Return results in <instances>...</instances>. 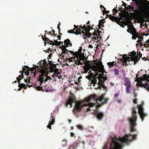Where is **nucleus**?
<instances>
[{
	"label": "nucleus",
	"mask_w": 149,
	"mask_h": 149,
	"mask_svg": "<svg viewBox=\"0 0 149 149\" xmlns=\"http://www.w3.org/2000/svg\"><path fill=\"white\" fill-rule=\"evenodd\" d=\"M134 56L135 59L136 60V62L138 61L139 59H138V55H135V56Z\"/></svg>",
	"instance_id": "nucleus-50"
},
{
	"label": "nucleus",
	"mask_w": 149,
	"mask_h": 149,
	"mask_svg": "<svg viewBox=\"0 0 149 149\" xmlns=\"http://www.w3.org/2000/svg\"><path fill=\"white\" fill-rule=\"evenodd\" d=\"M133 1L137 2L142 5H144V7L147 8L148 6L146 4V2L148 0H132Z\"/></svg>",
	"instance_id": "nucleus-17"
},
{
	"label": "nucleus",
	"mask_w": 149,
	"mask_h": 149,
	"mask_svg": "<svg viewBox=\"0 0 149 149\" xmlns=\"http://www.w3.org/2000/svg\"><path fill=\"white\" fill-rule=\"evenodd\" d=\"M67 144V141L66 140H63L62 143V144L63 146H64L66 145Z\"/></svg>",
	"instance_id": "nucleus-48"
},
{
	"label": "nucleus",
	"mask_w": 149,
	"mask_h": 149,
	"mask_svg": "<svg viewBox=\"0 0 149 149\" xmlns=\"http://www.w3.org/2000/svg\"><path fill=\"white\" fill-rule=\"evenodd\" d=\"M77 127L79 130H82L83 128L82 126L80 125H78L77 126Z\"/></svg>",
	"instance_id": "nucleus-46"
},
{
	"label": "nucleus",
	"mask_w": 149,
	"mask_h": 149,
	"mask_svg": "<svg viewBox=\"0 0 149 149\" xmlns=\"http://www.w3.org/2000/svg\"><path fill=\"white\" fill-rule=\"evenodd\" d=\"M141 40H140L139 39L137 40V43L140 45L141 46L143 45V44H140V43H141Z\"/></svg>",
	"instance_id": "nucleus-56"
},
{
	"label": "nucleus",
	"mask_w": 149,
	"mask_h": 149,
	"mask_svg": "<svg viewBox=\"0 0 149 149\" xmlns=\"http://www.w3.org/2000/svg\"><path fill=\"white\" fill-rule=\"evenodd\" d=\"M123 65L124 66L125 65V66H126L128 65V64H127V61H123Z\"/></svg>",
	"instance_id": "nucleus-58"
},
{
	"label": "nucleus",
	"mask_w": 149,
	"mask_h": 149,
	"mask_svg": "<svg viewBox=\"0 0 149 149\" xmlns=\"http://www.w3.org/2000/svg\"><path fill=\"white\" fill-rule=\"evenodd\" d=\"M133 36L132 37V38L133 39H136V38L138 37V33H135L132 34Z\"/></svg>",
	"instance_id": "nucleus-34"
},
{
	"label": "nucleus",
	"mask_w": 149,
	"mask_h": 149,
	"mask_svg": "<svg viewBox=\"0 0 149 149\" xmlns=\"http://www.w3.org/2000/svg\"><path fill=\"white\" fill-rule=\"evenodd\" d=\"M144 104L143 101L141 102V104L138 105L137 107L138 108V113L139 114L142 121H143L144 119V117L147 116L146 114L143 112V109L142 107Z\"/></svg>",
	"instance_id": "nucleus-10"
},
{
	"label": "nucleus",
	"mask_w": 149,
	"mask_h": 149,
	"mask_svg": "<svg viewBox=\"0 0 149 149\" xmlns=\"http://www.w3.org/2000/svg\"><path fill=\"white\" fill-rule=\"evenodd\" d=\"M127 55L125 54L123 55V59H120V60L121 61H127Z\"/></svg>",
	"instance_id": "nucleus-32"
},
{
	"label": "nucleus",
	"mask_w": 149,
	"mask_h": 149,
	"mask_svg": "<svg viewBox=\"0 0 149 149\" xmlns=\"http://www.w3.org/2000/svg\"><path fill=\"white\" fill-rule=\"evenodd\" d=\"M70 136L72 137H75V135H74V134L72 132H71L70 133Z\"/></svg>",
	"instance_id": "nucleus-62"
},
{
	"label": "nucleus",
	"mask_w": 149,
	"mask_h": 149,
	"mask_svg": "<svg viewBox=\"0 0 149 149\" xmlns=\"http://www.w3.org/2000/svg\"><path fill=\"white\" fill-rule=\"evenodd\" d=\"M54 40V44L53 45H56L57 46H59V44H58V41L56 40Z\"/></svg>",
	"instance_id": "nucleus-42"
},
{
	"label": "nucleus",
	"mask_w": 149,
	"mask_h": 149,
	"mask_svg": "<svg viewBox=\"0 0 149 149\" xmlns=\"http://www.w3.org/2000/svg\"><path fill=\"white\" fill-rule=\"evenodd\" d=\"M38 83H37V84L36 85V84H35V86H36V89L37 90H38V91H40L42 90V91H44L42 89V87L40 86L39 85V86H36V85H37V84ZM35 84H36V83ZM39 85H40V84H39Z\"/></svg>",
	"instance_id": "nucleus-31"
},
{
	"label": "nucleus",
	"mask_w": 149,
	"mask_h": 149,
	"mask_svg": "<svg viewBox=\"0 0 149 149\" xmlns=\"http://www.w3.org/2000/svg\"><path fill=\"white\" fill-rule=\"evenodd\" d=\"M104 95L102 94L100 97L99 98H97V96L95 94H93L90 95L88 97L86 98L84 100L86 102H88L91 100H93L95 101L96 102V104L97 105L96 106V109H98V108L101 107L103 104H102V103L100 104H98V102L101 103L103 100L104 99Z\"/></svg>",
	"instance_id": "nucleus-9"
},
{
	"label": "nucleus",
	"mask_w": 149,
	"mask_h": 149,
	"mask_svg": "<svg viewBox=\"0 0 149 149\" xmlns=\"http://www.w3.org/2000/svg\"><path fill=\"white\" fill-rule=\"evenodd\" d=\"M137 117L136 111L134 108L132 110V116L128 118V120L130 124V131L131 132L136 131V130L134 127L136 125V122L137 121Z\"/></svg>",
	"instance_id": "nucleus-8"
},
{
	"label": "nucleus",
	"mask_w": 149,
	"mask_h": 149,
	"mask_svg": "<svg viewBox=\"0 0 149 149\" xmlns=\"http://www.w3.org/2000/svg\"><path fill=\"white\" fill-rule=\"evenodd\" d=\"M131 61H136L134 56H131Z\"/></svg>",
	"instance_id": "nucleus-60"
},
{
	"label": "nucleus",
	"mask_w": 149,
	"mask_h": 149,
	"mask_svg": "<svg viewBox=\"0 0 149 149\" xmlns=\"http://www.w3.org/2000/svg\"><path fill=\"white\" fill-rule=\"evenodd\" d=\"M108 17L111 21L117 22L118 20V17H116L115 16H113L111 15H107Z\"/></svg>",
	"instance_id": "nucleus-18"
},
{
	"label": "nucleus",
	"mask_w": 149,
	"mask_h": 149,
	"mask_svg": "<svg viewBox=\"0 0 149 149\" xmlns=\"http://www.w3.org/2000/svg\"><path fill=\"white\" fill-rule=\"evenodd\" d=\"M114 72L115 74H118L119 72L118 70L116 69H115L114 70Z\"/></svg>",
	"instance_id": "nucleus-52"
},
{
	"label": "nucleus",
	"mask_w": 149,
	"mask_h": 149,
	"mask_svg": "<svg viewBox=\"0 0 149 149\" xmlns=\"http://www.w3.org/2000/svg\"><path fill=\"white\" fill-rule=\"evenodd\" d=\"M51 125H50V123L47 126V127L49 128L50 130H51Z\"/></svg>",
	"instance_id": "nucleus-64"
},
{
	"label": "nucleus",
	"mask_w": 149,
	"mask_h": 149,
	"mask_svg": "<svg viewBox=\"0 0 149 149\" xmlns=\"http://www.w3.org/2000/svg\"><path fill=\"white\" fill-rule=\"evenodd\" d=\"M100 7L101 9L102 10V12H103V13L104 14V10H106V8L102 5L100 6Z\"/></svg>",
	"instance_id": "nucleus-40"
},
{
	"label": "nucleus",
	"mask_w": 149,
	"mask_h": 149,
	"mask_svg": "<svg viewBox=\"0 0 149 149\" xmlns=\"http://www.w3.org/2000/svg\"><path fill=\"white\" fill-rule=\"evenodd\" d=\"M146 73V71L143 70H141L139 72L138 74H147Z\"/></svg>",
	"instance_id": "nucleus-33"
},
{
	"label": "nucleus",
	"mask_w": 149,
	"mask_h": 149,
	"mask_svg": "<svg viewBox=\"0 0 149 149\" xmlns=\"http://www.w3.org/2000/svg\"><path fill=\"white\" fill-rule=\"evenodd\" d=\"M66 59H68L70 62H72L74 60V58L73 57L69 58H66Z\"/></svg>",
	"instance_id": "nucleus-41"
},
{
	"label": "nucleus",
	"mask_w": 149,
	"mask_h": 149,
	"mask_svg": "<svg viewBox=\"0 0 149 149\" xmlns=\"http://www.w3.org/2000/svg\"><path fill=\"white\" fill-rule=\"evenodd\" d=\"M104 19H102L99 21V24L98 25V29H100L102 26L104 27V25H103V24H104Z\"/></svg>",
	"instance_id": "nucleus-23"
},
{
	"label": "nucleus",
	"mask_w": 149,
	"mask_h": 149,
	"mask_svg": "<svg viewBox=\"0 0 149 149\" xmlns=\"http://www.w3.org/2000/svg\"><path fill=\"white\" fill-rule=\"evenodd\" d=\"M109 100V99L108 98H106V99H104V101L103 102H102V104H106L108 101Z\"/></svg>",
	"instance_id": "nucleus-47"
},
{
	"label": "nucleus",
	"mask_w": 149,
	"mask_h": 149,
	"mask_svg": "<svg viewBox=\"0 0 149 149\" xmlns=\"http://www.w3.org/2000/svg\"><path fill=\"white\" fill-rule=\"evenodd\" d=\"M52 77L53 78H57L58 79H61V80H63V78H62L61 75L59 76V75H52Z\"/></svg>",
	"instance_id": "nucleus-29"
},
{
	"label": "nucleus",
	"mask_w": 149,
	"mask_h": 149,
	"mask_svg": "<svg viewBox=\"0 0 149 149\" xmlns=\"http://www.w3.org/2000/svg\"><path fill=\"white\" fill-rule=\"evenodd\" d=\"M82 33L83 34V35H84L85 36H87L88 37H90V36L92 35V33L89 32V31L88 32V31H86L85 32L83 31H82Z\"/></svg>",
	"instance_id": "nucleus-26"
},
{
	"label": "nucleus",
	"mask_w": 149,
	"mask_h": 149,
	"mask_svg": "<svg viewBox=\"0 0 149 149\" xmlns=\"http://www.w3.org/2000/svg\"><path fill=\"white\" fill-rule=\"evenodd\" d=\"M52 62V61H49V63L51 66L49 68V70H48L47 69V72L45 74H48V72H49L50 73L53 72L54 70H55L56 68L57 64H53V63H55L54 62ZM57 65H58L57 64Z\"/></svg>",
	"instance_id": "nucleus-13"
},
{
	"label": "nucleus",
	"mask_w": 149,
	"mask_h": 149,
	"mask_svg": "<svg viewBox=\"0 0 149 149\" xmlns=\"http://www.w3.org/2000/svg\"><path fill=\"white\" fill-rule=\"evenodd\" d=\"M100 33H101V32L99 30H95L94 31V32L93 33V36H99Z\"/></svg>",
	"instance_id": "nucleus-27"
},
{
	"label": "nucleus",
	"mask_w": 149,
	"mask_h": 149,
	"mask_svg": "<svg viewBox=\"0 0 149 149\" xmlns=\"http://www.w3.org/2000/svg\"><path fill=\"white\" fill-rule=\"evenodd\" d=\"M103 76V75H88L86 76V78H88L92 83L94 84H96L98 79V85L101 87L105 88L104 83L107 79V77Z\"/></svg>",
	"instance_id": "nucleus-5"
},
{
	"label": "nucleus",
	"mask_w": 149,
	"mask_h": 149,
	"mask_svg": "<svg viewBox=\"0 0 149 149\" xmlns=\"http://www.w3.org/2000/svg\"><path fill=\"white\" fill-rule=\"evenodd\" d=\"M136 137V134L132 135L130 134H126L120 139L115 136L112 138L110 144V148L111 149H122L123 143H127L128 141H131L133 139H135Z\"/></svg>",
	"instance_id": "nucleus-1"
},
{
	"label": "nucleus",
	"mask_w": 149,
	"mask_h": 149,
	"mask_svg": "<svg viewBox=\"0 0 149 149\" xmlns=\"http://www.w3.org/2000/svg\"><path fill=\"white\" fill-rule=\"evenodd\" d=\"M146 42H147L148 43H149V41L148 40H147V41L144 44V46L145 47H146L148 46V44L147 43L146 44Z\"/></svg>",
	"instance_id": "nucleus-59"
},
{
	"label": "nucleus",
	"mask_w": 149,
	"mask_h": 149,
	"mask_svg": "<svg viewBox=\"0 0 149 149\" xmlns=\"http://www.w3.org/2000/svg\"><path fill=\"white\" fill-rule=\"evenodd\" d=\"M94 114L95 116L97 119L99 120H101L104 116V113L98 110L94 111Z\"/></svg>",
	"instance_id": "nucleus-14"
},
{
	"label": "nucleus",
	"mask_w": 149,
	"mask_h": 149,
	"mask_svg": "<svg viewBox=\"0 0 149 149\" xmlns=\"http://www.w3.org/2000/svg\"><path fill=\"white\" fill-rule=\"evenodd\" d=\"M44 37H43V36H42V38L43 41H46L47 43L48 44L52 45H53L54 44V42L53 41L50 40L49 38L46 37L45 34H44Z\"/></svg>",
	"instance_id": "nucleus-16"
},
{
	"label": "nucleus",
	"mask_w": 149,
	"mask_h": 149,
	"mask_svg": "<svg viewBox=\"0 0 149 149\" xmlns=\"http://www.w3.org/2000/svg\"><path fill=\"white\" fill-rule=\"evenodd\" d=\"M126 10L131 13H129V14L131 15V14L132 13V12L134 11V7L130 5H129L127 7H126Z\"/></svg>",
	"instance_id": "nucleus-20"
},
{
	"label": "nucleus",
	"mask_w": 149,
	"mask_h": 149,
	"mask_svg": "<svg viewBox=\"0 0 149 149\" xmlns=\"http://www.w3.org/2000/svg\"><path fill=\"white\" fill-rule=\"evenodd\" d=\"M134 4L137 6L136 8L134 10V12L132 13L131 15L136 16H139L141 17H144L146 13V10L147 9L144 7V5H142L136 1H134Z\"/></svg>",
	"instance_id": "nucleus-6"
},
{
	"label": "nucleus",
	"mask_w": 149,
	"mask_h": 149,
	"mask_svg": "<svg viewBox=\"0 0 149 149\" xmlns=\"http://www.w3.org/2000/svg\"><path fill=\"white\" fill-rule=\"evenodd\" d=\"M137 38L139 39H140L141 40H143V38L140 35H139V33H138V36L137 37Z\"/></svg>",
	"instance_id": "nucleus-49"
},
{
	"label": "nucleus",
	"mask_w": 149,
	"mask_h": 149,
	"mask_svg": "<svg viewBox=\"0 0 149 149\" xmlns=\"http://www.w3.org/2000/svg\"><path fill=\"white\" fill-rule=\"evenodd\" d=\"M18 86L20 88H24L25 89H26L27 88V86L26 85L24 84L23 83L19 84L18 85Z\"/></svg>",
	"instance_id": "nucleus-28"
},
{
	"label": "nucleus",
	"mask_w": 149,
	"mask_h": 149,
	"mask_svg": "<svg viewBox=\"0 0 149 149\" xmlns=\"http://www.w3.org/2000/svg\"><path fill=\"white\" fill-rule=\"evenodd\" d=\"M136 76L137 84L140 86L144 87L149 91V84L147 82L149 80V75H142L141 77H139V75H136Z\"/></svg>",
	"instance_id": "nucleus-7"
},
{
	"label": "nucleus",
	"mask_w": 149,
	"mask_h": 149,
	"mask_svg": "<svg viewBox=\"0 0 149 149\" xmlns=\"http://www.w3.org/2000/svg\"><path fill=\"white\" fill-rule=\"evenodd\" d=\"M130 87H126V91L127 93H130Z\"/></svg>",
	"instance_id": "nucleus-43"
},
{
	"label": "nucleus",
	"mask_w": 149,
	"mask_h": 149,
	"mask_svg": "<svg viewBox=\"0 0 149 149\" xmlns=\"http://www.w3.org/2000/svg\"><path fill=\"white\" fill-rule=\"evenodd\" d=\"M66 46V45H62L61 46H60V48H61L62 50V49H64L65 48H66L67 47Z\"/></svg>",
	"instance_id": "nucleus-53"
},
{
	"label": "nucleus",
	"mask_w": 149,
	"mask_h": 149,
	"mask_svg": "<svg viewBox=\"0 0 149 149\" xmlns=\"http://www.w3.org/2000/svg\"><path fill=\"white\" fill-rule=\"evenodd\" d=\"M133 63H134V62L133 61H129L128 62V63L129 65H132Z\"/></svg>",
	"instance_id": "nucleus-61"
},
{
	"label": "nucleus",
	"mask_w": 149,
	"mask_h": 149,
	"mask_svg": "<svg viewBox=\"0 0 149 149\" xmlns=\"http://www.w3.org/2000/svg\"><path fill=\"white\" fill-rule=\"evenodd\" d=\"M43 62H43L42 60L40 61L39 63V65H40V66H38V65H37V66L39 67V68L40 69V70H45L46 72H45L43 74H45L47 72V68H44L43 67H42V66H43L44 65V63H43Z\"/></svg>",
	"instance_id": "nucleus-19"
},
{
	"label": "nucleus",
	"mask_w": 149,
	"mask_h": 149,
	"mask_svg": "<svg viewBox=\"0 0 149 149\" xmlns=\"http://www.w3.org/2000/svg\"><path fill=\"white\" fill-rule=\"evenodd\" d=\"M51 118H52V120L51 122L49 121V123H50V125H53V124H54L55 123V118H53V115H52L51 116Z\"/></svg>",
	"instance_id": "nucleus-36"
},
{
	"label": "nucleus",
	"mask_w": 149,
	"mask_h": 149,
	"mask_svg": "<svg viewBox=\"0 0 149 149\" xmlns=\"http://www.w3.org/2000/svg\"><path fill=\"white\" fill-rule=\"evenodd\" d=\"M73 102H76L75 105L74 107V109L73 111L75 113H77L78 111H79L83 107L86 106H89L91 107H94L96 104L93 103H89L88 104H84L83 105L81 104V102L79 101L77 102L76 99L74 95H71L69 97V99L67 100L65 104V106L68 107V105H70V107H72V103Z\"/></svg>",
	"instance_id": "nucleus-2"
},
{
	"label": "nucleus",
	"mask_w": 149,
	"mask_h": 149,
	"mask_svg": "<svg viewBox=\"0 0 149 149\" xmlns=\"http://www.w3.org/2000/svg\"><path fill=\"white\" fill-rule=\"evenodd\" d=\"M107 65H109V67L111 68V67L113 66L114 65L115 66H116V61H114L112 62H109L107 63Z\"/></svg>",
	"instance_id": "nucleus-24"
},
{
	"label": "nucleus",
	"mask_w": 149,
	"mask_h": 149,
	"mask_svg": "<svg viewBox=\"0 0 149 149\" xmlns=\"http://www.w3.org/2000/svg\"><path fill=\"white\" fill-rule=\"evenodd\" d=\"M136 54V52H131L130 54L129 55V56H135Z\"/></svg>",
	"instance_id": "nucleus-39"
},
{
	"label": "nucleus",
	"mask_w": 149,
	"mask_h": 149,
	"mask_svg": "<svg viewBox=\"0 0 149 149\" xmlns=\"http://www.w3.org/2000/svg\"><path fill=\"white\" fill-rule=\"evenodd\" d=\"M78 64V65H83V63H81L80 60H77Z\"/></svg>",
	"instance_id": "nucleus-51"
},
{
	"label": "nucleus",
	"mask_w": 149,
	"mask_h": 149,
	"mask_svg": "<svg viewBox=\"0 0 149 149\" xmlns=\"http://www.w3.org/2000/svg\"><path fill=\"white\" fill-rule=\"evenodd\" d=\"M84 73H86L88 70L89 74H104L105 72L103 65L101 66L93 65L92 66H84L83 68Z\"/></svg>",
	"instance_id": "nucleus-3"
},
{
	"label": "nucleus",
	"mask_w": 149,
	"mask_h": 149,
	"mask_svg": "<svg viewBox=\"0 0 149 149\" xmlns=\"http://www.w3.org/2000/svg\"><path fill=\"white\" fill-rule=\"evenodd\" d=\"M52 50L50 48H48L47 50H45V52L46 53H47V52L49 53V52H52Z\"/></svg>",
	"instance_id": "nucleus-54"
},
{
	"label": "nucleus",
	"mask_w": 149,
	"mask_h": 149,
	"mask_svg": "<svg viewBox=\"0 0 149 149\" xmlns=\"http://www.w3.org/2000/svg\"><path fill=\"white\" fill-rule=\"evenodd\" d=\"M78 26H79V29H81V33H82V30L81 31V29H84V28H83V26H81V25H79Z\"/></svg>",
	"instance_id": "nucleus-55"
},
{
	"label": "nucleus",
	"mask_w": 149,
	"mask_h": 149,
	"mask_svg": "<svg viewBox=\"0 0 149 149\" xmlns=\"http://www.w3.org/2000/svg\"><path fill=\"white\" fill-rule=\"evenodd\" d=\"M64 42L67 47H68V45H70V46H72V42H71L70 40L69 39H67L65 40H64Z\"/></svg>",
	"instance_id": "nucleus-21"
},
{
	"label": "nucleus",
	"mask_w": 149,
	"mask_h": 149,
	"mask_svg": "<svg viewBox=\"0 0 149 149\" xmlns=\"http://www.w3.org/2000/svg\"><path fill=\"white\" fill-rule=\"evenodd\" d=\"M23 77V75H19V76L16 78L17 81L19 83V82H21L20 80L22 79Z\"/></svg>",
	"instance_id": "nucleus-35"
},
{
	"label": "nucleus",
	"mask_w": 149,
	"mask_h": 149,
	"mask_svg": "<svg viewBox=\"0 0 149 149\" xmlns=\"http://www.w3.org/2000/svg\"><path fill=\"white\" fill-rule=\"evenodd\" d=\"M33 67L30 68L27 65H24V67L22 68V71L21 70L19 71L20 73H22L21 74H23L24 72L25 74H29V73L36 74L40 73L41 74H43L45 72V70H40L39 67L36 65H33Z\"/></svg>",
	"instance_id": "nucleus-4"
},
{
	"label": "nucleus",
	"mask_w": 149,
	"mask_h": 149,
	"mask_svg": "<svg viewBox=\"0 0 149 149\" xmlns=\"http://www.w3.org/2000/svg\"><path fill=\"white\" fill-rule=\"evenodd\" d=\"M112 11L114 15H115V13L118 12V10L116 9V8H114L113 9Z\"/></svg>",
	"instance_id": "nucleus-45"
},
{
	"label": "nucleus",
	"mask_w": 149,
	"mask_h": 149,
	"mask_svg": "<svg viewBox=\"0 0 149 149\" xmlns=\"http://www.w3.org/2000/svg\"><path fill=\"white\" fill-rule=\"evenodd\" d=\"M53 72L54 73L53 74H58L61 71V70L58 69L56 68L55 70H54Z\"/></svg>",
	"instance_id": "nucleus-30"
},
{
	"label": "nucleus",
	"mask_w": 149,
	"mask_h": 149,
	"mask_svg": "<svg viewBox=\"0 0 149 149\" xmlns=\"http://www.w3.org/2000/svg\"><path fill=\"white\" fill-rule=\"evenodd\" d=\"M137 99H136L134 100L133 101V102L134 104H137Z\"/></svg>",
	"instance_id": "nucleus-63"
},
{
	"label": "nucleus",
	"mask_w": 149,
	"mask_h": 149,
	"mask_svg": "<svg viewBox=\"0 0 149 149\" xmlns=\"http://www.w3.org/2000/svg\"><path fill=\"white\" fill-rule=\"evenodd\" d=\"M62 52L61 53V54H60V56H61L62 57H64V54H66L68 53V51H70L68 50L66 48H65L64 49H62Z\"/></svg>",
	"instance_id": "nucleus-25"
},
{
	"label": "nucleus",
	"mask_w": 149,
	"mask_h": 149,
	"mask_svg": "<svg viewBox=\"0 0 149 149\" xmlns=\"http://www.w3.org/2000/svg\"><path fill=\"white\" fill-rule=\"evenodd\" d=\"M127 27L128 28L127 30V31L129 33L133 34L135 33H137L136 31V29L134 26L133 25H128L127 26Z\"/></svg>",
	"instance_id": "nucleus-15"
},
{
	"label": "nucleus",
	"mask_w": 149,
	"mask_h": 149,
	"mask_svg": "<svg viewBox=\"0 0 149 149\" xmlns=\"http://www.w3.org/2000/svg\"><path fill=\"white\" fill-rule=\"evenodd\" d=\"M125 85L126 87H130V82L129 79L125 77Z\"/></svg>",
	"instance_id": "nucleus-22"
},
{
	"label": "nucleus",
	"mask_w": 149,
	"mask_h": 149,
	"mask_svg": "<svg viewBox=\"0 0 149 149\" xmlns=\"http://www.w3.org/2000/svg\"><path fill=\"white\" fill-rule=\"evenodd\" d=\"M69 52L72 54L73 56H77L78 54V52H74L72 51H69Z\"/></svg>",
	"instance_id": "nucleus-38"
},
{
	"label": "nucleus",
	"mask_w": 149,
	"mask_h": 149,
	"mask_svg": "<svg viewBox=\"0 0 149 149\" xmlns=\"http://www.w3.org/2000/svg\"><path fill=\"white\" fill-rule=\"evenodd\" d=\"M53 90L51 89H46L45 90V91L46 92H50L51 91H52Z\"/></svg>",
	"instance_id": "nucleus-57"
},
{
	"label": "nucleus",
	"mask_w": 149,
	"mask_h": 149,
	"mask_svg": "<svg viewBox=\"0 0 149 149\" xmlns=\"http://www.w3.org/2000/svg\"><path fill=\"white\" fill-rule=\"evenodd\" d=\"M74 28L73 29L68 30V32L69 33L75 34L77 35L80 34L81 33V29H79L78 25L76 26L74 25Z\"/></svg>",
	"instance_id": "nucleus-12"
},
{
	"label": "nucleus",
	"mask_w": 149,
	"mask_h": 149,
	"mask_svg": "<svg viewBox=\"0 0 149 149\" xmlns=\"http://www.w3.org/2000/svg\"><path fill=\"white\" fill-rule=\"evenodd\" d=\"M87 26H86L85 24L83 26V28H84V30H82V31H85V32L86 31V29H87V27H88Z\"/></svg>",
	"instance_id": "nucleus-44"
},
{
	"label": "nucleus",
	"mask_w": 149,
	"mask_h": 149,
	"mask_svg": "<svg viewBox=\"0 0 149 149\" xmlns=\"http://www.w3.org/2000/svg\"><path fill=\"white\" fill-rule=\"evenodd\" d=\"M87 29H86V31H90V30H92L93 29V27L91 26H90V25H88Z\"/></svg>",
	"instance_id": "nucleus-37"
},
{
	"label": "nucleus",
	"mask_w": 149,
	"mask_h": 149,
	"mask_svg": "<svg viewBox=\"0 0 149 149\" xmlns=\"http://www.w3.org/2000/svg\"><path fill=\"white\" fill-rule=\"evenodd\" d=\"M39 79L36 82V85L37 83H40V85L41 86L42 83L44 81V77H45L46 78L45 80V81L46 82L48 80H51V77L48 76V75H39Z\"/></svg>",
	"instance_id": "nucleus-11"
}]
</instances>
